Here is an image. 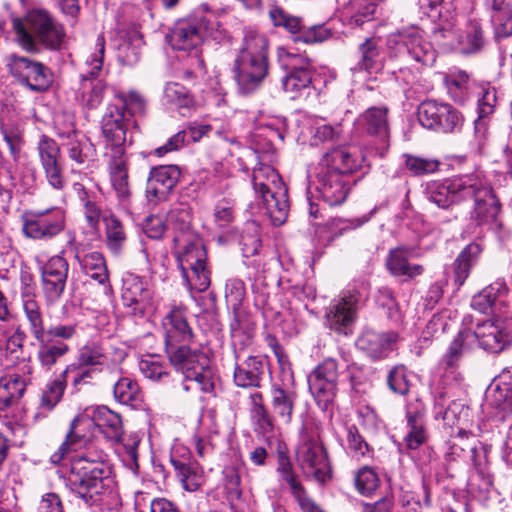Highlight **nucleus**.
<instances>
[{
    "instance_id": "4",
    "label": "nucleus",
    "mask_w": 512,
    "mask_h": 512,
    "mask_svg": "<svg viewBox=\"0 0 512 512\" xmlns=\"http://www.w3.org/2000/svg\"><path fill=\"white\" fill-rule=\"evenodd\" d=\"M166 353L171 365L183 376L180 387L184 392L212 391V371L206 353L185 344Z\"/></svg>"
},
{
    "instance_id": "36",
    "label": "nucleus",
    "mask_w": 512,
    "mask_h": 512,
    "mask_svg": "<svg viewBox=\"0 0 512 512\" xmlns=\"http://www.w3.org/2000/svg\"><path fill=\"white\" fill-rule=\"evenodd\" d=\"M412 253V249L406 247H397L389 252L386 266L393 276L402 277L407 281L423 274L422 265L409 261Z\"/></svg>"
},
{
    "instance_id": "13",
    "label": "nucleus",
    "mask_w": 512,
    "mask_h": 512,
    "mask_svg": "<svg viewBox=\"0 0 512 512\" xmlns=\"http://www.w3.org/2000/svg\"><path fill=\"white\" fill-rule=\"evenodd\" d=\"M337 380L338 365L332 358L325 359L308 376L309 390L324 410L335 398Z\"/></svg>"
},
{
    "instance_id": "14",
    "label": "nucleus",
    "mask_w": 512,
    "mask_h": 512,
    "mask_svg": "<svg viewBox=\"0 0 512 512\" xmlns=\"http://www.w3.org/2000/svg\"><path fill=\"white\" fill-rule=\"evenodd\" d=\"M105 51V40L103 36H99L96 41V51L87 60L91 67L87 75L81 77L82 100L87 108H97L105 93V84L96 77L102 69L103 57Z\"/></svg>"
},
{
    "instance_id": "54",
    "label": "nucleus",
    "mask_w": 512,
    "mask_h": 512,
    "mask_svg": "<svg viewBox=\"0 0 512 512\" xmlns=\"http://www.w3.org/2000/svg\"><path fill=\"white\" fill-rule=\"evenodd\" d=\"M105 221L106 245L108 249L117 254L123 248L126 242V233L119 219L109 216Z\"/></svg>"
},
{
    "instance_id": "34",
    "label": "nucleus",
    "mask_w": 512,
    "mask_h": 512,
    "mask_svg": "<svg viewBox=\"0 0 512 512\" xmlns=\"http://www.w3.org/2000/svg\"><path fill=\"white\" fill-rule=\"evenodd\" d=\"M397 341V334L394 332H378L365 330L357 339L356 346L372 359H381L391 350L392 345Z\"/></svg>"
},
{
    "instance_id": "30",
    "label": "nucleus",
    "mask_w": 512,
    "mask_h": 512,
    "mask_svg": "<svg viewBox=\"0 0 512 512\" xmlns=\"http://www.w3.org/2000/svg\"><path fill=\"white\" fill-rule=\"evenodd\" d=\"M165 330L166 352L177 349L180 345H188L193 339L192 329L189 326L185 310L181 307L173 308L163 320Z\"/></svg>"
},
{
    "instance_id": "29",
    "label": "nucleus",
    "mask_w": 512,
    "mask_h": 512,
    "mask_svg": "<svg viewBox=\"0 0 512 512\" xmlns=\"http://www.w3.org/2000/svg\"><path fill=\"white\" fill-rule=\"evenodd\" d=\"M465 334L458 333L438 363L442 380L447 384L461 385L465 381L460 361L464 352Z\"/></svg>"
},
{
    "instance_id": "31",
    "label": "nucleus",
    "mask_w": 512,
    "mask_h": 512,
    "mask_svg": "<svg viewBox=\"0 0 512 512\" xmlns=\"http://www.w3.org/2000/svg\"><path fill=\"white\" fill-rule=\"evenodd\" d=\"M359 122L369 135L379 138L382 145L377 150L379 156L384 157L389 148L390 138L388 108L370 107L360 115Z\"/></svg>"
},
{
    "instance_id": "23",
    "label": "nucleus",
    "mask_w": 512,
    "mask_h": 512,
    "mask_svg": "<svg viewBox=\"0 0 512 512\" xmlns=\"http://www.w3.org/2000/svg\"><path fill=\"white\" fill-rule=\"evenodd\" d=\"M457 41L460 50L466 54H472L480 51L485 43L482 21L475 12L473 2L470 5V11L467 14L458 16Z\"/></svg>"
},
{
    "instance_id": "19",
    "label": "nucleus",
    "mask_w": 512,
    "mask_h": 512,
    "mask_svg": "<svg viewBox=\"0 0 512 512\" xmlns=\"http://www.w3.org/2000/svg\"><path fill=\"white\" fill-rule=\"evenodd\" d=\"M121 299L126 307L131 308L135 317H143L155 309L153 292L148 284L136 275H128L123 280Z\"/></svg>"
},
{
    "instance_id": "38",
    "label": "nucleus",
    "mask_w": 512,
    "mask_h": 512,
    "mask_svg": "<svg viewBox=\"0 0 512 512\" xmlns=\"http://www.w3.org/2000/svg\"><path fill=\"white\" fill-rule=\"evenodd\" d=\"M91 424L92 421L89 419L75 417L70 424L65 440L58 450L51 455V462L59 464L71 450H76L80 447L86 441V435L82 432L85 428L90 427Z\"/></svg>"
},
{
    "instance_id": "17",
    "label": "nucleus",
    "mask_w": 512,
    "mask_h": 512,
    "mask_svg": "<svg viewBox=\"0 0 512 512\" xmlns=\"http://www.w3.org/2000/svg\"><path fill=\"white\" fill-rule=\"evenodd\" d=\"M233 72L239 92L253 93L261 86L268 74V59L238 55L234 61Z\"/></svg>"
},
{
    "instance_id": "3",
    "label": "nucleus",
    "mask_w": 512,
    "mask_h": 512,
    "mask_svg": "<svg viewBox=\"0 0 512 512\" xmlns=\"http://www.w3.org/2000/svg\"><path fill=\"white\" fill-rule=\"evenodd\" d=\"M296 461L303 476L324 485L332 479V466L318 428L305 423L300 432V443L296 450Z\"/></svg>"
},
{
    "instance_id": "8",
    "label": "nucleus",
    "mask_w": 512,
    "mask_h": 512,
    "mask_svg": "<svg viewBox=\"0 0 512 512\" xmlns=\"http://www.w3.org/2000/svg\"><path fill=\"white\" fill-rule=\"evenodd\" d=\"M182 275L189 289L197 292L206 291L210 284V271L206 264L207 254L203 241L177 251Z\"/></svg>"
},
{
    "instance_id": "33",
    "label": "nucleus",
    "mask_w": 512,
    "mask_h": 512,
    "mask_svg": "<svg viewBox=\"0 0 512 512\" xmlns=\"http://www.w3.org/2000/svg\"><path fill=\"white\" fill-rule=\"evenodd\" d=\"M358 299L356 295L348 293L334 299L326 313L329 327L339 333L350 326L355 320Z\"/></svg>"
},
{
    "instance_id": "10",
    "label": "nucleus",
    "mask_w": 512,
    "mask_h": 512,
    "mask_svg": "<svg viewBox=\"0 0 512 512\" xmlns=\"http://www.w3.org/2000/svg\"><path fill=\"white\" fill-rule=\"evenodd\" d=\"M470 184L472 191L465 195V200L474 201L471 219L478 225L496 223L501 213V203L494 190L475 175H471Z\"/></svg>"
},
{
    "instance_id": "27",
    "label": "nucleus",
    "mask_w": 512,
    "mask_h": 512,
    "mask_svg": "<svg viewBox=\"0 0 512 512\" xmlns=\"http://www.w3.org/2000/svg\"><path fill=\"white\" fill-rule=\"evenodd\" d=\"M57 136L62 140L61 146L68 158L78 167H89L96 157L94 145L76 130L58 132Z\"/></svg>"
},
{
    "instance_id": "52",
    "label": "nucleus",
    "mask_w": 512,
    "mask_h": 512,
    "mask_svg": "<svg viewBox=\"0 0 512 512\" xmlns=\"http://www.w3.org/2000/svg\"><path fill=\"white\" fill-rule=\"evenodd\" d=\"M469 81L470 77L467 72L460 69L450 70L444 77L447 91L456 102H464L469 88Z\"/></svg>"
},
{
    "instance_id": "21",
    "label": "nucleus",
    "mask_w": 512,
    "mask_h": 512,
    "mask_svg": "<svg viewBox=\"0 0 512 512\" xmlns=\"http://www.w3.org/2000/svg\"><path fill=\"white\" fill-rule=\"evenodd\" d=\"M181 177V171L176 165H161L150 170L147 185L146 198L151 204L165 201L176 187Z\"/></svg>"
},
{
    "instance_id": "41",
    "label": "nucleus",
    "mask_w": 512,
    "mask_h": 512,
    "mask_svg": "<svg viewBox=\"0 0 512 512\" xmlns=\"http://www.w3.org/2000/svg\"><path fill=\"white\" fill-rule=\"evenodd\" d=\"M93 421L107 439L113 442L122 440L123 423L118 413L105 406L98 407L94 412Z\"/></svg>"
},
{
    "instance_id": "20",
    "label": "nucleus",
    "mask_w": 512,
    "mask_h": 512,
    "mask_svg": "<svg viewBox=\"0 0 512 512\" xmlns=\"http://www.w3.org/2000/svg\"><path fill=\"white\" fill-rule=\"evenodd\" d=\"M314 178L315 189L327 204L337 206L346 200L351 189V177L315 169Z\"/></svg>"
},
{
    "instance_id": "49",
    "label": "nucleus",
    "mask_w": 512,
    "mask_h": 512,
    "mask_svg": "<svg viewBox=\"0 0 512 512\" xmlns=\"http://www.w3.org/2000/svg\"><path fill=\"white\" fill-rule=\"evenodd\" d=\"M407 429L403 439L407 449L416 450L427 441L428 433L420 413H407Z\"/></svg>"
},
{
    "instance_id": "45",
    "label": "nucleus",
    "mask_w": 512,
    "mask_h": 512,
    "mask_svg": "<svg viewBox=\"0 0 512 512\" xmlns=\"http://www.w3.org/2000/svg\"><path fill=\"white\" fill-rule=\"evenodd\" d=\"M176 470V475L183 488L189 492L197 491L204 483V472L196 463L183 462L178 459H171Z\"/></svg>"
},
{
    "instance_id": "48",
    "label": "nucleus",
    "mask_w": 512,
    "mask_h": 512,
    "mask_svg": "<svg viewBox=\"0 0 512 512\" xmlns=\"http://www.w3.org/2000/svg\"><path fill=\"white\" fill-rule=\"evenodd\" d=\"M507 292L504 282L497 281L484 288L480 293L472 298L471 306L480 313L486 314L492 309L500 298Z\"/></svg>"
},
{
    "instance_id": "59",
    "label": "nucleus",
    "mask_w": 512,
    "mask_h": 512,
    "mask_svg": "<svg viewBox=\"0 0 512 512\" xmlns=\"http://www.w3.org/2000/svg\"><path fill=\"white\" fill-rule=\"evenodd\" d=\"M496 90L493 87L484 88L482 90L481 97L478 99L477 111L478 119L475 122L476 133H480L483 129L482 136L485 134V122L484 119L493 113L496 104Z\"/></svg>"
},
{
    "instance_id": "2",
    "label": "nucleus",
    "mask_w": 512,
    "mask_h": 512,
    "mask_svg": "<svg viewBox=\"0 0 512 512\" xmlns=\"http://www.w3.org/2000/svg\"><path fill=\"white\" fill-rule=\"evenodd\" d=\"M12 28L19 45L28 52L39 51V45L61 50L66 38L64 26L44 9H33L24 19L13 18Z\"/></svg>"
},
{
    "instance_id": "7",
    "label": "nucleus",
    "mask_w": 512,
    "mask_h": 512,
    "mask_svg": "<svg viewBox=\"0 0 512 512\" xmlns=\"http://www.w3.org/2000/svg\"><path fill=\"white\" fill-rule=\"evenodd\" d=\"M21 220L23 235L33 240H51L66 228V213L60 208L26 212Z\"/></svg>"
},
{
    "instance_id": "64",
    "label": "nucleus",
    "mask_w": 512,
    "mask_h": 512,
    "mask_svg": "<svg viewBox=\"0 0 512 512\" xmlns=\"http://www.w3.org/2000/svg\"><path fill=\"white\" fill-rule=\"evenodd\" d=\"M346 443L349 454L357 459L364 458L370 454V447L360 435L355 426L346 428Z\"/></svg>"
},
{
    "instance_id": "61",
    "label": "nucleus",
    "mask_w": 512,
    "mask_h": 512,
    "mask_svg": "<svg viewBox=\"0 0 512 512\" xmlns=\"http://www.w3.org/2000/svg\"><path fill=\"white\" fill-rule=\"evenodd\" d=\"M269 16L274 26L283 27L292 34H301L303 29L301 18L290 15L280 7L272 8L269 11Z\"/></svg>"
},
{
    "instance_id": "63",
    "label": "nucleus",
    "mask_w": 512,
    "mask_h": 512,
    "mask_svg": "<svg viewBox=\"0 0 512 512\" xmlns=\"http://www.w3.org/2000/svg\"><path fill=\"white\" fill-rule=\"evenodd\" d=\"M389 389L399 395H406L410 390L408 371L403 365L394 366L387 375Z\"/></svg>"
},
{
    "instance_id": "28",
    "label": "nucleus",
    "mask_w": 512,
    "mask_h": 512,
    "mask_svg": "<svg viewBox=\"0 0 512 512\" xmlns=\"http://www.w3.org/2000/svg\"><path fill=\"white\" fill-rule=\"evenodd\" d=\"M474 335L479 346L491 353H500L512 342L511 331L501 321H485L477 325Z\"/></svg>"
},
{
    "instance_id": "62",
    "label": "nucleus",
    "mask_w": 512,
    "mask_h": 512,
    "mask_svg": "<svg viewBox=\"0 0 512 512\" xmlns=\"http://www.w3.org/2000/svg\"><path fill=\"white\" fill-rule=\"evenodd\" d=\"M164 98L178 108L187 109L192 106L193 98L188 90L179 83H168L164 89Z\"/></svg>"
},
{
    "instance_id": "39",
    "label": "nucleus",
    "mask_w": 512,
    "mask_h": 512,
    "mask_svg": "<svg viewBox=\"0 0 512 512\" xmlns=\"http://www.w3.org/2000/svg\"><path fill=\"white\" fill-rule=\"evenodd\" d=\"M109 157V174L112 187L121 202L128 201L131 192L128 180V169L124 155H106Z\"/></svg>"
},
{
    "instance_id": "12",
    "label": "nucleus",
    "mask_w": 512,
    "mask_h": 512,
    "mask_svg": "<svg viewBox=\"0 0 512 512\" xmlns=\"http://www.w3.org/2000/svg\"><path fill=\"white\" fill-rule=\"evenodd\" d=\"M101 130L105 143V155H124L127 142V119L123 108L109 104L102 117Z\"/></svg>"
},
{
    "instance_id": "1",
    "label": "nucleus",
    "mask_w": 512,
    "mask_h": 512,
    "mask_svg": "<svg viewBox=\"0 0 512 512\" xmlns=\"http://www.w3.org/2000/svg\"><path fill=\"white\" fill-rule=\"evenodd\" d=\"M106 472L103 453L78 455L71 463L67 486L86 505L109 509L117 503L118 495Z\"/></svg>"
},
{
    "instance_id": "26",
    "label": "nucleus",
    "mask_w": 512,
    "mask_h": 512,
    "mask_svg": "<svg viewBox=\"0 0 512 512\" xmlns=\"http://www.w3.org/2000/svg\"><path fill=\"white\" fill-rule=\"evenodd\" d=\"M69 264L61 255L51 257L42 268V285L46 298L51 301H57L62 296L67 276Z\"/></svg>"
},
{
    "instance_id": "35",
    "label": "nucleus",
    "mask_w": 512,
    "mask_h": 512,
    "mask_svg": "<svg viewBox=\"0 0 512 512\" xmlns=\"http://www.w3.org/2000/svg\"><path fill=\"white\" fill-rule=\"evenodd\" d=\"M398 38L399 40H395V42L402 45L406 49L408 56L416 62L424 65L434 62V50L431 44L424 40L420 30L411 28L402 31L399 33Z\"/></svg>"
},
{
    "instance_id": "40",
    "label": "nucleus",
    "mask_w": 512,
    "mask_h": 512,
    "mask_svg": "<svg viewBox=\"0 0 512 512\" xmlns=\"http://www.w3.org/2000/svg\"><path fill=\"white\" fill-rule=\"evenodd\" d=\"M271 408L273 413L284 424L292 420L297 394L294 390L273 384L270 391Z\"/></svg>"
},
{
    "instance_id": "18",
    "label": "nucleus",
    "mask_w": 512,
    "mask_h": 512,
    "mask_svg": "<svg viewBox=\"0 0 512 512\" xmlns=\"http://www.w3.org/2000/svg\"><path fill=\"white\" fill-rule=\"evenodd\" d=\"M246 295L244 282L239 278H229L225 284V300L232 310L234 318L230 323L231 336L234 341L239 340L242 345L251 341L249 325H244L239 309Z\"/></svg>"
},
{
    "instance_id": "58",
    "label": "nucleus",
    "mask_w": 512,
    "mask_h": 512,
    "mask_svg": "<svg viewBox=\"0 0 512 512\" xmlns=\"http://www.w3.org/2000/svg\"><path fill=\"white\" fill-rule=\"evenodd\" d=\"M278 60L286 72H314L306 56L289 52L283 47L278 49Z\"/></svg>"
},
{
    "instance_id": "11",
    "label": "nucleus",
    "mask_w": 512,
    "mask_h": 512,
    "mask_svg": "<svg viewBox=\"0 0 512 512\" xmlns=\"http://www.w3.org/2000/svg\"><path fill=\"white\" fill-rule=\"evenodd\" d=\"M7 66L12 76L32 91H45L52 83L50 69L40 62L12 54Z\"/></svg>"
},
{
    "instance_id": "37",
    "label": "nucleus",
    "mask_w": 512,
    "mask_h": 512,
    "mask_svg": "<svg viewBox=\"0 0 512 512\" xmlns=\"http://www.w3.org/2000/svg\"><path fill=\"white\" fill-rule=\"evenodd\" d=\"M495 33L498 37L512 35V3L509 0H485Z\"/></svg>"
},
{
    "instance_id": "25",
    "label": "nucleus",
    "mask_w": 512,
    "mask_h": 512,
    "mask_svg": "<svg viewBox=\"0 0 512 512\" xmlns=\"http://www.w3.org/2000/svg\"><path fill=\"white\" fill-rule=\"evenodd\" d=\"M470 177L471 175H463L433 184L428 190V199L443 209L465 201V195L471 191Z\"/></svg>"
},
{
    "instance_id": "6",
    "label": "nucleus",
    "mask_w": 512,
    "mask_h": 512,
    "mask_svg": "<svg viewBox=\"0 0 512 512\" xmlns=\"http://www.w3.org/2000/svg\"><path fill=\"white\" fill-rule=\"evenodd\" d=\"M212 29L210 20L202 12H193L174 24L167 40L175 50L190 51L212 35Z\"/></svg>"
},
{
    "instance_id": "32",
    "label": "nucleus",
    "mask_w": 512,
    "mask_h": 512,
    "mask_svg": "<svg viewBox=\"0 0 512 512\" xmlns=\"http://www.w3.org/2000/svg\"><path fill=\"white\" fill-rule=\"evenodd\" d=\"M74 368L67 366L55 379L49 381L42 389L36 412L33 416L35 421L43 420L54 410L62 400L67 385V376Z\"/></svg>"
},
{
    "instance_id": "43",
    "label": "nucleus",
    "mask_w": 512,
    "mask_h": 512,
    "mask_svg": "<svg viewBox=\"0 0 512 512\" xmlns=\"http://www.w3.org/2000/svg\"><path fill=\"white\" fill-rule=\"evenodd\" d=\"M263 374V360L256 356H250L242 365L235 367L234 382L243 388L259 387Z\"/></svg>"
},
{
    "instance_id": "5",
    "label": "nucleus",
    "mask_w": 512,
    "mask_h": 512,
    "mask_svg": "<svg viewBox=\"0 0 512 512\" xmlns=\"http://www.w3.org/2000/svg\"><path fill=\"white\" fill-rule=\"evenodd\" d=\"M252 183L272 223L282 225L288 216L289 203L287 189L278 172L270 165L260 164L253 170Z\"/></svg>"
},
{
    "instance_id": "22",
    "label": "nucleus",
    "mask_w": 512,
    "mask_h": 512,
    "mask_svg": "<svg viewBox=\"0 0 512 512\" xmlns=\"http://www.w3.org/2000/svg\"><path fill=\"white\" fill-rule=\"evenodd\" d=\"M168 229L174 232L173 241L177 251H182L202 239L192 229V210L187 203L172 207L166 216Z\"/></svg>"
},
{
    "instance_id": "46",
    "label": "nucleus",
    "mask_w": 512,
    "mask_h": 512,
    "mask_svg": "<svg viewBox=\"0 0 512 512\" xmlns=\"http://www.w3.org/2000/svg\"><path fill=\"white\" fill-rule=\"evenodd\" d=\"M38 350L37 359L42 367L51 369L60 358L69 352V346L61 341H54L48 339L46 334L42 336L41 340H37Z\"/></svg>"
},
{
    "instance_id": "50",
    "label": "nucleus",
    "mask_w": 512,
    "mask_h": 512,
    "mask_svg": "<svg viewBox=\"0 0 512 512\" xmlns=\"http://www.w3.org/2000/svg\"><path fill=\"white\" fill-rule=\"evenodd\" d=\"M239 56L268 59V39L264 34L253 30L245 31Z\"/></svg>"
},
{
    "instance_id": "47",
    "label": "nucleus",
    "mask_w": 512,
    "mask_h": 512,
    "mask_svg": "<svg viewBox=\"0 0 512 512\" xmlns=\"http://www.w3.org/2000/svg\"><path fill=\"white\" fill-rule=\"evenodd\" d=\"M314 72H286L282 84L291 99L310 95L313 88Z\"/></svg>"
},
{
    "instance_id": "16",
    "label": "nucleus",
    "mask_w": 512,
    "mask_h": 512,
    "mask_svg": "<svg viewBox=\"0 0 512 512\" xmlns=\"http://www.w3.org/2000/svg\"><path fill=\"white\" fill-rule=\"evenodd\" d=\"M364 155L350 146H337L325 152L315 169L349 176L362 167Z\"/></svg>"
},
{
    "instance_id": "56",
    "label": "nucleus",
    "mask_w": 512,
    "mask_h": 512,
    "mask_svg": "<svg viewBox=\"0 0 512 512\" xmlns=\"http://www.w3.org/2000/svg\"><path fill=\"white\" fill-rule=\"evenodd\" d=\"M276 472L280 477V481L289 487V490L295 499L307 492L302 485L299 476L295 472L291 460L277 463Z\"/></svg>"
},
{
    "instance_id": "44",
    "label": "nucleus",
    "mask_w": 512,
    "mask_h": 512,
    "mask_svg": "<svg viewBox=\"0 0 512 512\" xmlns=\"http://www.w3.org/2000/svg\"><path fill=\"white\" fill-rule=\"evenodd\" d=\"M28 380L16 373L8 374L0 378V408L10 407L19 400L26 390Z\"/></svg>"
},
{
    "instance_id": "42",
    "label": "nucleus",
    "mask_w": 512,
    "mask_h": 512,
    "mask_svg": "<svg viewBox=\"0 0 512 512\" xmlns=\"http://www.w3.org/2000/svg\"><path fill=\"white\" fill-rule=\"evenodd\" d=\"M482 253L478 243L468 244L457 256L453 263L454 282L460 287L469 277L472 268L476 265Z\"/></svg>"
},
{
    "instance_id": "15",
    "label": "nucleus",
    "mask_w": 512,
    "mask_h": 512,
    "mask_svg": "<svg viewBox=\"0 0 512 512\" xmlns=\"http://www.w3.org/2000/svg\"><path fill=\"white\" fill-rule=\"evenodd\" d=\"M37 153L48 184L55 190H63L66 181L60 163L59 144L49 136L41 135L37 142Z\"/></svg>"
},
{
    "instance_id": "24",
    "label": "nucleus",
    "mask_w": 512,
    "mask_h": 512,
    "mask_svg": "<svg viewBox=\"0 0 512 512\" xmlns=\"http://www.w3.org/2000/svg\"><path fill=\"white\" fill-rule=\"evenodd\" d=\"M66 235V247L73 251L74 258L78 261L83 273L101 285L108 284L109 272L103 254L98 251L82 254L81 245L76 242L75 233L67 231Z\"/></svg>"
},
{
    "instance_id": "55",
    "label": "nucleus",
    "mask_w": 512,
    "mask_h": 512,
    "mask_svg": "<svg viewBox=\"0 0 512 512\" xmlns=\"http://www.w3.org/2000/svg\"><path fill=\"white\" fill-rule=\"evenodd\" d=\"M116 401L124 405H135L140 398V389L136 381L129 377H121L113 386Z\"/></svg>"
},
{
    "instance_id": "60",
    "label": "nucleus",
    "mask_w": 512,
    "mask_h": 512,
    "mask_svg": "<svg viewBox=\"0 0 512 512\" xmlns=\"http://www.w3.org/2000/svg\"><path fill=\"white\" fill-rule=\"evenodd\" d=\"M354 483L356 490L360 494L364 496H370L380 486V479L377 472L373 468L364 466L356 472Z\"/></svg>"
},
{
    "instance_id": "9",
    "label": "nucleus",
    "mask_w": 512,
    "mask_h": 512,
    "mask_svg": "<svg viewBox=\"0 0 512 512\" xmlns=\"http://www.w3.org/2000/svg\"><path fill=\"white\" fill-rule=\"evenodd\" d=\"M420 124L441 133H451L461 128L463 116L448 103L436 100L423 101L417 111Z\"/></svg>"
},
{
    "instance_id": "57",
    "label": "nucleus",
    "mask_w": 512,
    "mask_h": 512,
    "mask_svg": "<svg viewBox=\"0 0 512 512\" xmlns=\"http://www.w3.org/2000/svg\"><path fill=\"white\" fill-rule=\"evenodd\" d=\"M142 37L134 33L124 38L118 45V57L126 65L136 64L141 55Z\"/></svg>"
},
{
    "instance_id": "53",
    "label": "nucleus",
    "mask_w": 512,
    "mask_h": 512,
    "mask_svg": "<svg viewBox=\"0 0 512 512\" xmlns=\"http://www.w3.org/2000/svg\"><path fill=\"white\" fill-rule=\"evenodd\" d=\"M0 133L6 142L12 158L17 161L23 146L24 132L22 127L12 121L0 123Z\"/></svg>"
},
{
    "instance_id": "51",
    "label": "nucleus",
    "mask_w": 512,
    "mask_h": 512,
    "mask_svg": "<svg viewBox=\"0 0 512 512\" xmlns=\"http://www.w3.org/2000/svg\"><path fill=\"white\" fill-rule=\"evenodd\" d=\"M23 310L29 323L31 334L36 340H41L45 335L44 320L41 306L33 295H25L23 298Z\"/></svg>"
}]
</instances>
